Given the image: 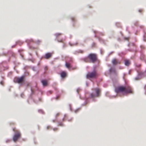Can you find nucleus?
I'll return each mask as SVG.
<instances>
[{"mask_svg":"<svg viewBox=\"0 0 146 146\" xmlns=\"http://www.w3.org/2000/svg\"><path fill=\"white\" fill-rule=\"evenodd\" d=\"M115 91L117 93L121 92L126 94L133 93V89L129 86H118L115 88Z\"/></svg>","mask_w":146,"mask_h":146,"instance_id":"obj_1","label":"nucleus"},{"mask_svg":"<svg viewBox=\"0 0 146 146\" xmlns=\"http://www.w3.org/2000/svg\"><path fill=\"white\" fill-rule=\"evenodd\" d=\"M83 60L87 62L92 63L95 62L97 60V55L95 54H90L87 57H85L83 59Z\"/></svg>","mask_w":146,"mask_h":146,"instance_id":"obj_2","label":"nucleus"},{"mask_svg":"<svg viewBox=\"0 0 146 146\" xmlns=\"http://www.w3.org/2000/svg\"><path fill=\"white\" fill-rule=\"evenodd\" d=\"M92 90L94 91L96 94L93 93H91L90 95V97L92 98H94L95 97H98L101 96V89L98 88H93Z\"/></svg>","mask_w":146,"mask_h":146,"instance_id":"obj_3","label":"nucleus"},{"mask_svg":"<svg viewBox=\"0 0 146 146\" xmlns=\"http://www.w3.org/2000/svg\"><path fill=\"white\" fill-rule=\"evenodd\" d=\"M13 131L14 132L15 134L13 137V140L15 142H16L21 137V134L20 132L16 128H13Z\"/></svg>","mask_w":146,"mask_h":146,"instance_id":"obj_4","label":"nucleus"},{"mask_svg":"<svg viewBox=\"0 0 146 146\" xmlns=\"http://www.w3.org/2000/svg\"><path fill=\"white\" fill-rule=\"evenodd\" d=\"M98 76L97 71L94 70L92 72H88L86 75V77L88 79L96 78Z\"/></svg>","mask_w":146,"mask_h":146,"instance_id":"obj_5","label":"nucleus"},{"mask_svg":"<svg viewBox=\"0 0 146 146\" xmlns=\"http://www.w3.org/2000/svg\"><path fill=\"white\" fill-rule=\"evenodd\" d=\"M25 81V76H22L20 77H15L14 79L15 82L19 84H22L24 83Z\"/></svg>","mask_w":146,"mask_h":146,"instance_id":"obj_6","label":"nucleus"},{"mask_svg":"<svg viewBox=\"0 0 146 146\" xmlns=\"http://www.w3.org/2000/svg\"><path fill=\"white\" fill-rule=\"evenodd\" d=\"M65 65L66 67L69 70H70L71 68L72 70H75L76 69V67L72 68L71 65L69 63L67 62H66Z\"/></svg>","mask_w":146,"mask_h":146,"instance_id":"obj_7","label":"nucleus"},{"mask_svg":"<svg viewBox=\"0 0 146 146\" xmlns=\"http://www.w3.org/2000/svg\"><path fill=\"white\" fill-rule=\"evenodd\" d=\"M72 120V118L69 119L68 116L66 115H64V117L62 119V120L63 121L67 120L69 121H71Z\"/></svg>","mask_w":146,"mask_h":146,"instance_id":"obj_8","label":"nucleus"},{"mask_svg":"<svg viewBox=\"0 0 146 146\" xmlns=\"http://www.w3.org/2000/svg\"><path fill=\"white\" fill-rule=\"evenodd\" d=\"M112 63L113 64L116 65L117 64H119L120 63V62L118 61L116 59H113L112 61Z\"/></svg>","mask_w":146,"mask_h":146,"instance_id":"obj_9","label":"nucleus"},{"mask_svg":"<svg viewBox=\"0 0 146 146\" xmlns=\"http://www.w3.org/2000/svg\"><path fill=\"white\" fill-rule=\"evenodd\" d=\"M51 54L49 53H46L45 55V58L46 59H48L50 58L51 56Z\"/></svg>","mask_w":146,"mask_h":146,"instance_id":"obj_10","label":"nucleus"},{"mask_svg":"<svg viewBox=\"0 0 146 146\" xmlns=\"http://www.w3.org/2000/svg\"><path fill=\"white\" fill-rule=\"evenodd\" d=\"M41 82L44 86H46L47 85V82L46 80H43L41 81Z\"/></svg>","mask_w":146,"mask_h":146,"instance_id":"obj_11","label":"nucleus"},{"mask_svg":"<svg viewBox=\"0 0 146 146\" xmlns=\"http://www.w3.org/2000/svg\"><path fill=\"white\" fill-rule=\"evenodd\" d=\"M60 75L62 78H64L66 76V73L65 72L63 71L61 73Z\"/></svg>","mask_w":146,"mask_h":146,"instance_id":"obj_12","label":"nucleus"},{"mask_svg":"<svg viewBox=\"0 0 146 146\" xmlns=\"http://www.w3.org/2000/svg\"><path fill=\"white\" fill-rule=\"evenodd\" d=\"M130 64V62L128 60H125V64L126 66H129Z\"/></svg>","mask_w":146,"mask_h":146,"instance_id":"obj_13","label":"nucleus"},{"mask_svg":"<svg viewBox=\"0 0 146 146\" xmlns=\"http://www.w3.org/2000/svg\"><path fill=\"white\" fill-rule=\"evenodd\" d=\"M110 72H113L115 73H116V71L114 68H110Z\"/></svg>","mask_w":146,"mask_h":146,"instance_id":"obj_14","label":"nucleus"},{"mask_svg":"<svg viewBox=\"0 0 146 146\" xmlns=\"http://www.w3.org/2000/svg\"><path fill=\"white\" fill-rule=\"evenodd\" d=\"M55 35L56 37H58L60 35H62V34L60 33H56Z\"/></svg>","mask_w":146,"mask_h":146,"instance_id":"obj_15","label":"nucleus"},{"mask_svg":"<svg viewBox=\"0 0 146 146\" xmlns=\"http://www.w3.org/2000/svg\"><path fill=\"white\" fill-rule=\"evenodd\" d=\"M63 123L62 122H59L58 123V126H63Z\"/></svg>","mask_w":146,"mask_h":146,"instance_id":"obj_16","label":"nucleus"},{"mask_svg":"<svg viewBox=\"0 0 146 146\" xmlns=\"http://www.w3.org/2000/svg\"><path fill=\"white\" fill-rule=\"evenodd\" d=\"M30 42H32L33 43H34V42L33 40L32 39L29 40V41H28V44H29V43Z\"/></svg>","mask_w":146,"mask_h":146,"instance_id":"obj_17","label":"nucleus"},{"mask_svg":"<svg viewBox=\"0 0 146 146\" xmlns=\"http://www.w3.org/2000/svg\"><path fill=\"white\" fill-rule=\"evenodd\" d=\"M58 130V128H55L53 129V130L54 131H57Z\"/></svg>","mask_w":146,"mask_h":146,"instance_id":"obj_18","label":"nucleus"},{"mask_svg":"<svg viewBox=\"0 0 146 146\" xmlns=\"http://www.w3.org/2000/svg\"><path fill=\"white\" fill-rule=\"evenodd\" d=\"M51 128V127L50 126H48L47 127V129H49Z\"/></svg>","mask_w":146,"mask_h":146,"instance_id":"obj_19","label":"nucleus"},{"mask_svg":"<svg viewBox=\"0 0 146 146\" xmlns=\"http://www.w3.org/2000/svg\"><path fill=\"white\" fill-rule=\"evenodd\" d=\"M142 74L146 75V71L144 72H143L142 73Z\"/></svg>","mask_w":146,"mask_h":146,"instance_id":"obj_20","label":"nucleus"},{"mask_svg":"<svg viewBox=\"0 0 146 146\" xmlns=\"http://www.w3.org/2000/svg\"><path fill=\"white\" fill-rule=\"evenodd\" d=\"M48 69V67L47 66H46L45 67H44V69L45 70H47Z\"/></svg>","mask_w":146,"mask_h":146,"instance_id":"obj_21","label":"nucleus"},{"mask_svg":"<svg viewBox=\"0 0 146 146\" xmlns=\"http://www.w3.org/2000/svg\"><path fill=\"white\" fill-rule=\"evenodd\" d=\"M59 115H60V113H57L56 114V117H58Z\"/></svg>","mask_w":146,"mask_h":146,"instance_id":"obj_22","label":"nucleus"},{"mask_svg":"<svg viewBox=\"0 0 146 146\" xmlns=\"http://www.w3.org/2000/svg\"><path fill=\"white\" fill-rule=\"evenodd\" d=\"M31 90L32 93L33 94L34 93V91H33V90L32 88L31 89Z\"/></svg>","mask_w":146,"mask_h":146,"instance_id":"obj_23","label":"nucleus"},{"mask_svg":"<svg viewBox=\"0 0 146 146\" xmlns=\"http://www.w3.org/2000/svg\"><path fill=\"white\" fill-rule=\"evenodd\" d=\"M24 96V94L23 93H22L21 94V96L23 98V96Z\"/></svg>","mask_w":146,"mask_h":146,"instance_id":"obj_24","label":"nucleus"},{"mask_svg":"<svg viewBox=\"0 0 146 146\" xmlns=\"http://www.w3.org/2000/svg\"><path fill=\"white\" fill-rule=\"evenodd\" d=\"M30 48L31 49H34V47L33 46H32V47H30Z\"/></svg>","mask_w":146,"mask_h":146,"instance_id":"obj_25","label":"nucleus"},{"mask_svg":"<svg viewBox=\"0 0 146 146\" xmlns=\"http://www.w3.org/2000/svg\"><path fill=\"white\" fill-rule=\"evenodd\" d=\"M145 88V89L146 90V85L145 86V88Z\"/></svg>","mask_w":146,"mask_h":146,"instance_id":"obj_26","label":"nucleus"},{"mask_svg":"<svg viewBox=\"0 0 146 146\" xmlns=\"http://www.w3.org/2000/svg\"><path fill=\"white\" fill-rule=\"evenodd\" d=\"M135 79H136V80H138V79H137V78H135Z\"/></svg>","mask_w":146,"mask_h":146,"instance_id":"obj_27","label":"nucleus"},{"mask_svg":"<svg viewBox=\"0 0 146 146\" xmlns=\"http://www.w3.org/2000/svg\"><path fill=\"white\" fill-rule=\"evenodd\" d=\"M53 122H55V121H54V120H53Z\"/></svg>","mask_w":146,"mask_h":146,"instance_id":"obj_28","label":"nucleus"}]
</instances>
